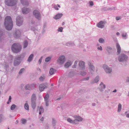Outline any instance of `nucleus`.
Here are the masks:
<instances>
[{
    "label": "nucleus",
    "mask_w": 129,
    "mask_h": 129,
    "mask_svg": "<svg viewBox=\"0 0 129 129\" xmlns=\"http://www.w3.org/2000/svg\"><path fill=\"white\" fill-rule=\"evenodd\" d=\"M78 62V61H76L75 62L74 65L72 66V68H76L77 66Z\"/></svg>",
    "instance_id": "37998d69"
},
{
    "label": "nucleus",
    "mask_w": 129,
    "mask_h": 129,
    "mask_svg": "<svg viewBox=\"0 0 129 129\" xmlns=\"http://www.w3.org/2000/svg\"><path fill=\"white\" fill-rule=\"evenodd\" d=\"M33 14L35 17L37 19L40 20L41 19V15L40 12L37 10H34Z\"/></svg>",
    "instance_id": "0eeeda50"
},
{
    "label": "nucleus",
    "mask_w": 129,
    "mask_h": 129,
    "mask_svg": "<svg viewBox=\"0 0 129 129\" xmlns=\"http://www.w3.org/2000/svg\"><path fill=\"white\" fill-rule=\"evenodd\" d=\"M89 6H92L93 5V3L92 1H90L89 2Z\"/></svg>",
    "instance_id": "3c124183"
},
{
    "label": "nucleus",
    "mask_w": 129,
    "mask_h": 129,
    "mask_svg": "<svg viewBox=\"0 0 129 129\" xmlns=\"http://www.w3.org/2000/svg\"><path fill=\"white\" fill-rule=\"evenodd\" d=\"M106 86L103 82H101L99 85V90L101 92L103 91L104 90Z\"/></svg>",
    "instance_id": "f3484780"
},
{
    "label": "nucleus",
    "mask_w": 129,
    "mask_h": 129,
    "mask_svg": "<svg viewBox=\"0 0 129 129\" xmlns=\"http://www.w3.org/2000/svg\"><path fill=\"white\" fill-rule=\"evenodd\" d=\"M75 119L74 120V124H78V122L82 121L83 119L81 117L79 116L75 115L74 116Z\"/></svg>",
    "instance_id": "6e6552de"
},
{
    "label": "nucleus",
    "mask_w": 129,
    "mask_h": 129,
    "mask_svg": "<svg viewBox=\"0 0 129 129\" xmlns=\"http://www.w3.org/2000/svg\"><path fill=\"white\" fill-rule=\"evenodd\" d=\"M116 47L117 50V54L118 55L121 52V47L119 44L117 43L116 44Z\"/></svg>",
    "instance_id": "5701e85b"
},
{
    "label": "nucleus",
    "mask_w": 129,
    "mask_h": 129,
    "mask_svg": "<svg viewBox=\"0 0 129 129\" xmlns=\"http://www.w3.org/2000/svg\"><path fill=\"white\" fill-rule=\"evenodd\" d=\"M103 67L105 72L107 73H110L112 71L111 68H109L106 64L103 65Z\"/></svg>",
    "instance_id": "9d476101"
},
{
    "label": "nucleus",
    "mask_w": 129,
    "mask_h": 129,
    "mask_svg": "<svg viewBox=\"0 0 129 129\" xmlns=\"http://www.w3.org/2000/svg\"><path fill=\"white\" fill-rule=\"evenodd\" d=\"M26 103L24 104V107L25 109L27 110H29V105L28 103H27V101H26Z\"/></svg>",
    "instance_id": "2f4dec72"
},
{
    "label": "nucleus",
    "mask_w": 129,
    "mask_h": 129,
    "mask_svg": "<svg viewBox=\"0 0 129 129\" xmlns=\"http://www.w3.org/2000/svg\"><path fill=\"white\" fill-rule=\"evenodd\" d=\"M25 70V69L24 68H23L21 69L20 71L19 72V75L21 74Z\"/></svg>",
    "instance_id": "de8ad7c7"
},
{
    "label": "nucleus",
    "mask_w": 129,
    "mask_h": 129,
    "mask_svg": "<svg viewBox=\"0 0 129 129\" xmlns=\"http://www.w3.org/2000/svg\"><path fill=\"white\" fill-rule=\"evenodd\" d=\"M47 84L44 83L40 84L39 86V89L40 91H43L46 87Z\"/></svg>",
    "instance_id": "6ab92c4d"
},
{
    "label": "nucleus",
    "mask_w": 129,
    "mask_h": 129,
    "mask_svg": "<svg viewBox=\"0 0 129 129\" xmlns=\"http://www.w3.org/2000/svg\"><path fill=\"white\" fill-rule=\"evenodd\" d=\"M106 22L105 21H100L97 24V26L99 28H102L104 27V25Z\"/></svg>",
    "instance_id": "ddd939ff"
},
{
    "label": "nucleus",
    "mask_w": 129,
    "mask_h": 129,
    "mask_svg": "<svg viewBox=\"0 0 129 129\" xmlns=\"http://www.w3.org/2000/svg\"><path fill=\"white\" fill-rule=\"evenodd\" d=\"M21 31L19 29H16L14 32L13 37L16 38H19L21 36Z\"/></svg>",
    "instance_id": "1a4fd4ad"
},
{
    "label": "nucleus",
    "mask_w": 129,
    "mask_h": 129,
    "mask_svg": "<svg viewBox=\"0 0 129 129\" xmlns=\"http://www.w3.org/2000/svg\"><path fill=\"white\" fill-rule=\"evenodd\" d=\"M97 49L100 51H102L103 50L101 46H100L98 47Z\"/></svg>",
    "instance_id": "13d9d810"
},
{
    "label": "nucleus",
    "mask_w": 129,
    "mask_h": 129,
    "mask_svg": "<svg viewBox=\"0 0 129 129\" xmlns=\"http://www.w3.org/2000/svg\"><path fill=\"white\" fill-rule=\"evenodd\" d=\"M121 19V18L119 17H116V19L117 20H118Z\"/></svg>",
    "instance_id": "052dcab7"
},
{
    "label": "nucleus",
    "mask_w": 129,
    "mask_h": 129,
    "mask_svg": "<svg viewBox=\"0 0 129 129\" xmlns=\"http://www.w3.org/2000/svg\"><path fill=\"white\" fill-rule=\"evenodd\" d=\"M122 36L124 39H126L127 38V33L126 32H123L122 34Z\"/></svg>",
    "instance_id": "bb28decb"
},
{
    "label": "nucleus",
    "mask_w": 129,
    "mask_h": 129,
    "mask_svg": "<svg viewBox=\"0 0 129 129\" xmlns=\"http://www.w3.org/2000/svg\"><path fill=\"white\" fill-rule=\"evenodd\" d=\"M31 106L33 109H34L36 107V101H31Z\"/></svg>",
    "instance_id": "cd10ccee"
},
{
    "label": "nucleus",
    "mask_w": 129,
    "mask_h": 129,
    "mask_svg": "<svg viewBox=\"0 0 129 129\" xmlns=\"http://www.w3.org/2000/svg\"><path fill=\"white\" fill-rule=\"evenodd\" d=\"M23 18L19 16H18L16 18V23L17 25L20 26L22 25L23 23Z\"/></svg>",
    "instance_id": "f8f14e48"
},
{
    "label": "nucleus",
    "mask_w": 129,
    "mask_h": 129,
    "mask_svg": "<svg viewBox=\"0 0 129 129\" xmlns=\"http://www.w3.org/2000/svg\"><path fill=\"white\" fill-rule=\"evenodd\" d=\"M4 117L3 115L0 114V123H1L3 120Z\"/></svg>",
    "instance_id": "ea45409f"
},
{
    "label": "nucleus",
    "mask_w": 129,
    "mask_h": 129,
    "mask_svg": "<svg viewBox=\"0 0 129 129\" xmlns=\"http://www.w3.org/2000/svg\"><path fill=\"white\" fill-rule=\"evenodd\" d=\"M21 121L22 123L23 124H24L26 122V120L24 119H22L21 120Z\"/></svg>",
    "instance_id": "8fccbe9b"
},
{
    "label": "nucleus",
    "mask_w": 129,
    "mask_h": 129,
    "mask_svg": "<svg viewBox=\"0 0 129 129\" xmlns=\"http://www.w3.org/2000/svg\"><path fill=\"white\" fill-rule=\"evenodd\" d=\"M51 57H47L45 59V61L47 62L51 60Z\"/></svg>",
    "instance_id": "c03bdc74"
},
{
    "label": "nucleus",
    "mask_w": 129,
    "mask_h": 129,
    "mask_svg": "<svg viewBox=\"0 0 129 129\" xmlns=\"http://www.w3.org/2000/svg\"><path fill=\"white\" fill-rule=\"evenodd\" d=\"M11 96H9V98L8 100V101L7 103V104H9L10 103V102H11Z\"/></svg>",
    "instance_id": "864d4df0"
},
{
    "label": "nucleus",
    "mask_w": 129,
    "mask_h": 129,
    "mask_svg": "<svg viewBox=\"0 0 129 129\" xmlns=\"http://www.w3.org/2000/svg\"><path fill=\"white\" fill-rule=\"evenodd\" d=\"M43 58V56H42L39 59L38 63L39 64H40L41 62L42 59Z\"/></svg>",
    "instance_id": "6e6d98bb"
},
{
    "label": "nucleus",
    "mask_w": 129,
    "mask_h": 129,
    "mask_svg": "<svg viewBox=\"0 0 129 129\" xmlns=\"http://www.w3.org/2000/svg\"><path fill=\"white\" fill-rule=\"evenodd\" d=\"M55 72V70L53 68H51L49 71V73L51 75H52Z\"/></svg>",
    "instance_id": "7c9ffc66"
},
{
    "label": "nucleus",
    "mask_w": 129,
    "mask_h": 129,
    "mask_svg": "<svg viewBox=\"0 0 129 129\" xmlns=\"http://www.w3.org/2000/svg\"><path fill=\"white\" fill-rule=\"evenodd\" d=\"M128 57L127 55L121 53L120 54L118 57V60L120 62H125L128 60Z\"/></svg>",
    "instance_id": "20e7f679"
},
{
    "label": "nucleus",
    "mask_w": 129,
    "mask_h": 129,
    "mask_svg": "<svg viewBox=\"0 0 129 129\" xmlns=\"http://www.w3.org/2000/svg\"><path fill=\"white\" fill-rule=\"evenodd\" d=\"M16 107V105L15 104L12 105L10 109L12 110H14Z\"/></svg>",
    "instance_id": "09e8293b"
},
{
    "label": "nucleus",
    "mask_w": 129,
    "mask_h": 129,
    "mask_svg": "<svg viewBox=\"0 0 129 129\" xmlns=\"http://www.w3.org/2000/svg\"><path fill=\"white\" fill-rule=\"evenodd\" d=\"M63 15L62 13H58L53 17V18L56 20L59 19Z\"/></svg>",
    "instance_id": "4be33fe9"
},
{
    "label": "nucleus",
    "mask_w": 129,
    "mask_h": 129,
    "mask_svg": "<svg viewBox=\"0 0 129 129\" xmlns=\"http://www.w3.org/2000/svg\"><path fill=\"white\" fill-rule=\"evenodd\" d=\"M5 38L3 30H0V42H2Z\"/></svg>",
    "instance_id": "aec40b11"
},
{
    "label": "nucleus",
    "mask_w": 129,
    "mask_h": 129,
    "mask_svg": "<svg viewBox=\"0 0 129 129\" xmlns=\"http://www.w3.org/2000/svg\"><path fill=\"white\" fill-rule=\"evenodd\" d=\"M49 95L48 94H47L44 97V100L45 103L46 105L47 106H48L49 105Z\"/></svg>",
    "instance_id": "4468645a"
},
{
    "label": "nucleus",
    "mask_w": 129,
    "mask_h": 129,
    "mask_svg": "<svg viewBox=\"0 0 129 129\" xmlns=\"http://www.w3.org/2000/svg\"><path fill=\"white\" fill-rule=\"evenodd\" d=\"M4 25L6 28L8 30L11 29L13 27V22L11 17L7 16L5 19Z\"/></svg>",
    "instance_id": "f257e3e1"
},
{
    "label": "nucleus",
    "mask_w": 129,
    "mask_h": 129,
    "mask_svg": "<svg viewBox=\"0 0 129 129\" xmlns=\"http://www.w3.org/2000/svg\"><path fill=\"white\" fill-rule=\"evenodd\" d=\"M31 24H33L35 23V22L33 20H32L31 21Z\"/></svg>",
    "instance_id": "338daca9"
},
{
    "label": "nucleus",
    "mask_w": 129,
    "mask_h": 129,
    "mask_svg": "<svg viewBox=\"0 0 129 129\" xmlns=\"http://www.w3.org/2000/svg\"><path fill=\"white\" fill-rule=\"evenodd\" d=\"M37 70L38 71H39L40 72H41V69L39 68H37Z\"/></svg>",
    "instance_id": "69168bd1"
},
{
    "label": "nucleus",
    "mask_w": 129,
    "mask_h": 129,
    "mask_svg": "<svg viewBox=\"0 0 129 129\" xmlns=\"http://www.w3.org/2000/svg\"><path fill=\"white\" fill-rule=\"evenodd\" d=\"M117 91V90L116 89H115L113 91V92H115Z\"/></svg>",
    "instance_id": "774afa93"
},
{
    "label": "nucleus",
    "mask_w": 129,
    "mask_h": 129,
    "mask_svg": "<svg viewBox=\"0 0 129 129\" xmlns=\"http://www.w3.org/2000/svg\"><path fill=\"white\" fill-rule=\"evenodd\" d=\"M65 58L64 56L62 55L59 57L57 60V63L59 65H62L64 62Z\"/></svg>",
    "instance_id": "423d86ee"
},
{
    "label": "nucleus",
    "mask_w": 129,
    "mask_h": 129,
    "mask_svg": "<svg viewBox=\"0 0 129 129\" xmlns=\"http://www.w3.org/2000/svg\"><path fill=\"white\" fill-rule=\"evenodd\" d=\"M106 49L108 53H110L112 49V48L110 46H107L106 47Z\"/></svg>",
    "instance_id": "a878e982"
},
{
    "label": "nucleus",
    "mask_w": 129,
    "mask_h": 129,
    "mask_svg": "<svg viewBox=\"0 0 129 129\" xmlns=\"http://www.w3.org/2000/svg\"><path fill=\"white\" fill-rule=\"evenodd\" d=\"M107 9L109 10H116V8L115 7H112L111 8H108Z\"/></svg>",
    "instance_id": "a18cd8bd"
},
{
    "label": "nucleus",
    "mask_w": 129,
    "mask_h": 129,
    "mask_svg": "<svg viewBox=\"0 0 129 129\" xmlns=\"http://www.w3.org/2000/svg\"><path fill=\"white\" fill-rule=\"evenodd\" d=\"M30 11V9L26 7H23L22 9V11L24 14H26L29 13Z\"/></svg>",
    "instance_id": "dca6fc26"
},
{
    "label": "nucleus",
    "mask_w": 129,
    "mask_h": 129,
    "mask_svg": "<svg viewBox=\"0 0 129 129\" xmlns=\"http://www.w3.org/2000/svg\"><path fill=\"white\" fill-rule=\"evenodd\" d=\"M56 122V121L54 119H53L52 121V123L53 126H54L55 125Z\"/></svg>",
    "instance_id": "603ef678"
},
{
    "label": "nucleus",
    "mask_w": 129,
    "mask_h": 129,
    "mask_svg": "<svg viewBox=\"0 0 129 129\" xmlns=\"http://www.w3.org/2000/svg\"><path fill=\"white\" fill-rule=\"evenodd\" d=\"M74 75V73L72 71L70 72L68 76L70 77H72Z\"/></svg>",
    "instance_id": "a19ab883"
},
{
    "label": "nucleus",
    "mask_w": 129,
    "mask_h": 129,
    "mask_svg": "<svg viewBox=\"0 0 129 129\" xmlns=\"http://www.w3.org/2000/svg\"><path fill=\"white\" fill-rule=\"evenodd\" d=\"M67 121L68 122L74 124V120H72L70 118H68L67 119Z\"/></svg>",
    "instance_id": "58836bf2"
},
{
    "label": "nucleus",
    "mask_w": 129,
    "mask_h": 129,
    "mask_svg": "<svg viewBox=\"0 0 129 129\" xmlns=\"http://www.w3.org/2000/svg\"><path fill=\"white\" fill-rule=\"evenodd\" d=\"M11 49L14 53H17L21 51L22 49V46L19 44L15 43L12 45Z\"/></svg>",
    "instance_id": "f03ea898"
},
{
    "label": "nucleus",
    "mask_w": 129,
    "mask_h": 129,
    "mask_svg": "<svg viewBox=\"0 0 129 129\" xmlns=\"http://www.w3.org/2000/svg\"><path fill=\"white\" fill-rule=\"evenodd\" d=\"M86 74V71H81V72L80 74L82 76H85Z\"/></svg>",
    "instance_id": "79ce46f5"
},
{
    "label": "nucleus",
    "mask_w": 129,
    "mask_h": 129,
    "mask_svg": "<svg viewBox=\"0 0 129 129\" xmlns=\"http://www.w3.org/2000/svg\"><path fill=\"white\" fill-rule=\"evenodd\" d=\"M25 88L26 89H28L29 90H32L30 84L27 85L25 86Z\"/></svg>",
    "instance_id": "f704fd0d"
},
{
    "label": "nucleus",
    "mask_w": 129,
    "mask_h": 129,
    "mask_svg": "<svg viewBox=\"0 0 129 129\" xmlns=\"http://www.w3.org/2000/svg\"><path fill=\"white\" fill-rule=\"evenodd\" d=\"M72 64V62L70 61H69L66 62L64 64V66L65 68H68L71 66Z\"/></svg>",
    "instance_id": "b1692460"
},
{
    "label": "nucleus",
    "mask_w": 129,
    "mask_h": 129,
    "mask_svg": "<svg viewBox=\"0 0 129 129\" xmlns=\"http://www.w3.org/2000/svg\"><path fill=\"white\" fill-rule=\"evenodd\" d=\"M99 76H97L92 80L91 83L92 84L97 83L99 81Z\"/></svg>",
    "instance_id": "a211bd4d"
},
{
    "label": "nucleus",
    "mask_w": 129,
    "mask_h": 129,
    "mask_svg": "<svg viewBox=\"0 0 129 129\" xmlns=\"http://www.w3.org/2000/svg\"><path fill=\"white\" fill-rule=\"evenodd\" d=\"M34 56V55L33 54H31L27 60V61L29 62L31 61L33 59Z\"/></svg>",
    "instance_id": "393cba45"
},
{
    "label": "nucleus",
    "mask_w": 129,
    "mask_h": 129,
    "mask_svg": "<svg viewBox=\"0 0 129 129\" xmlns=\"http://www.w3.org/2000/svg\"><path fill=\"white\" fill-rule=\"evenodd\" d=\"M88 64L89 65V70L90 73L91 74H92L95 71V68L93 64L90 62H89Z\"/></svg>",
    "instance_id": "9b49d317"
},
{
    "label": "nucleus",
    "mask_w": 129,
    "mask_h": 129,
    "mask_svg": "<svg viewBox=\"0 0 129 129\" xmlns=\"http://www.w3.org/2000/svg\"><path fill=\"white\" fill-rule=\"evenodd\" d=\"M24 57V56L22 54L16 56L14 58V66H16L19 65Z\"/></svg>",
    "instance_id": "7ed1b4c3"
},
{
    "label": "nucleus",
    "mask_w": 129,
    "mask_h": 129,
    "mask_svg": "<svg viewBox=\"0 0 129 129\" xmlns=\"http://www.w3.org/2000/svg\"><path fill=\"white\" fill-rule=\"evenodd\" d=\"M65 45L68 46L72 47L74 46L75 44L73 42L70 41L66 43Z\"/></svg>",
    "instance_id": "412c9836"
},
{
    "label": "nucleus",
    "mask_w": 129,
    "mask_h": 129,
    "mask_svg": "<svg viewBox=\"0 0 129 129\" xmlns=\"http://www.w3.org/2000/svg\"><path fill=\"white\" fill-rule=\"evenodd\" d=\"M36 95L34 94H33L31 96V101H36Z\"/></svg>",
    "instance_id": "c756f323"
},
{
    "label": "nucleus",
    "mask_w": 129,
    "mask_h": 129,
    "mask_svg": "<svg viewBox=\"0 0 129 129\" xmlns=\"http://www.w3.org/2000/svg\"><path fill=\"white\" fill-rule=\"evenodd\" d=\"M92 106H95L96 105V104L94 103H92Z\"/></svg>",
    "instance_id": "e2e57ef3"
},
{
    "label": "nucleus",
    "mask_w": 129,
    "mask_h": 129,
    "mask_svg": "<svg viewBox=\"0 0 129 129\" xmlns=\"http://www.w3.org/2000/svg\"><path fill=\"white\" fill-rule=\"evenodd\" d=\"M89 77H87L83 79V80H88L89 79Z\"/></svg>",
    "instance_id": "bf43d9fd"
},
{
    "label": "nucleus",
    "mask_w": 129,
    "mask_h": 129,
    "mask_svg": "<svg viewBox=\"0 0 129 129\" xmlns=\"http://www.w3.org/2000/svg\"><path fill=\"white\" fill-rule=\"evenodd\" d=\"M99 42L101 43H104L105 42V40L103 38H100L99 40Z\"/></svg>",
    "instance_id": "e433bc0d"
},
{
    "label": "nucleus",
    "mask_w": 129,
    "mask_h": 129,
    "mask_svg": "<svg viewBox=\"0 0 129 129\" xmlns=\"http://www.w3.org/2000/svg\"><path fill=\"white\" fill-rule=\"evenodd\" d=\"M58 7L60 8V6L58 4L57 5H54L53 6V8L56 10H58L59 9Z\"/></svg>",
    "instance_id": "72a5a7b5"
},
{
    "label": "nucleus",
    "mask_w": 129,
    "mask_h": 129,
    "mask_svg": "<svg viewBox=\"0 0 129 129\" xmlns=\"http://www.w3.org/2000/svg\"><path fill=\"white\" fill-rule=\"evenodd\" d=\"M85 62L82 61H80L79 62V67L80 69L84 70L85 69Z\"/></svg>",
    "instance_id": "2eb2a0df"
},
{
    "label": "nucleus",
    "mask_w": 129,
    "mask_h": 129,
    "mask_svg": "<svg viewBox=\"0 0 129 129\" xmlns=\"http://www.w3.org/2000/svg\"><path fill=\"white\" fill-rule=\"evenodd\" d=\"M30 85L32 89L34 88V87L35 85V84H30Z\"/></svg>",
    "instance_id": "4d7b16f0"
},
{
    "label": "nucleus",
    "mask_w": 129,
    "mask_h": 129,
    "mask_svg": "<svg viewBox=\"0 0 129 129\" xmlns=\"http://www.w3.org/2000/svg\"><path fill=\"white\" fill-rule=\"evenodd\" d=\"M27 45H28V42L26 40V41H25L24 42V43H23V48H26L27 46Z\"/></svg>",
    "instance_id": "c9c22d12"
},
{
    "label": "nucleus",
    "mask_w": 129,
    "mask_h": 129,
    "mask_svg": "<svg viewBox=\"0 0 129 129\" xmlns=\"http://www.w3.org/2000/svg\"><path fill=\"white\" fill-rule=\"evenodd\" d=\"M44 112V109L42 107H40L39 109V114L41 115V113H43Z\"/></svg>",
    "instance_id": "4c0bfd02"
},
{
    "label": "nucleus",
    "mask_w": 129,
    "mask_h": 129,
    "mask_svg": "<svg viewBox=\"0 0 129 129\" xmlns=\"http://www.w3.org/2000/svg\"><path fill=\"white\" fill-rule=\"evenodd\" d=\"M122 108V105L120 103H119L118 105L117 112L119 113L121 111Z\"/></svg>",
    "instance_id": "473e14b6"
},
{
    "label": "nucleus",
    "mask_w": 129,
    "mask_h": 129,
    "mask_svg": "<svg viewBox=\"0 0 129 129\" xmlns=\"http://www.w3.org/2000/svg\"><path fill=\"white\" fill-rule=\"evenodd\" d=\"M17 0H5V4L9 6H13L17 4Z\"/></svg>",
    "instance_id": "39448f33"
},
{
    "label": "nucleus",
    "mask_w": 129,
    "mask_h": 129,
    "mask_svg": "<svg viewBox=\"0 0 129 129\" xmlns=\"http://www.w3.org/2000/svg\"><path fill=\"white\" fill-rule=\"evenodd\" d=\"M44 118L42 117L40 119V120L42 121H43L44 120Z\"/></svg>",
    "instance_id": "0e129e2a"
},
{
    "label": "nucleus",
    "mask_w": 129,
    "mask_h": 129,
    "mask_svg": "<svg viewBox=\"0 0 129 129\" xmlns=\"http://www.w3.org/2000/svg\"><path fill=\"white\" fill-rule=\"evenodd\" d=\"M46 78V76L44 75H43L39 78V80L41 81H44Z\"/></svg>",
    "instance_id": "c85d7f7f"
},
{
    "label": "nucleus",
    "mask_w": 129,
    "mask_h": 129,
    "mask_svg": "<svg viewBox=\"0 0 129 129\" xmlns=\"http://www.w3.org/2000/svg\"><path fill=\"white\" fill-rule=\"evenodd\" d=\"M63 29V28L62 27H60L58 28V31H59L60 32H61L62 31V29Z\"/></svg>",
    "instance_id": "5fc2aeb1"
},
{
    "label": "nucleus",
    "mask_w": 129,
    "mask_h": 129,
    "mask_svg": "<svg viewBox=\"0 0 129 129\" xmlns=\"http://www.w3.org/2000/svg\"><path fill=\"white\" fill-rule=\"evenodd\" d=\"M125 114L126 115L127 117L129 118V110H128L127 111H125Z\"/></svg>",
    "instance_id": "49530a36"
},
{
    "label": "nucleus",
    "mask_w": 129,
    "mask_h": 129,
    "mask_svg": "<svg viewBox=\"0 0 129 129\" xmlns=\"http://www.w3.org/2000/svg\"><path fill=\"white\" fill-rule=\"evenodd\" d=\"M126 82L129 83V77H127Z\"/></svg>",
    "instance_id": "680f3d73"
}]
</instances>
